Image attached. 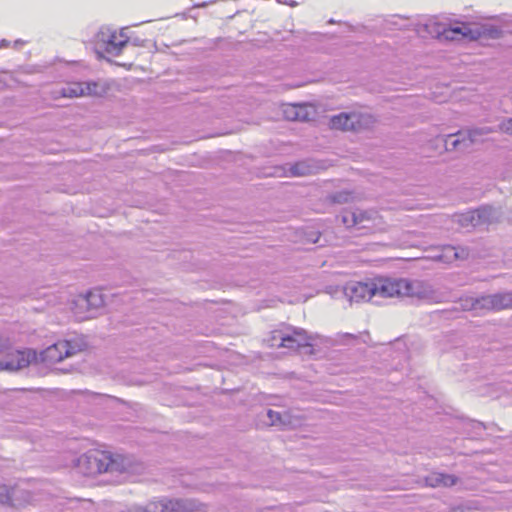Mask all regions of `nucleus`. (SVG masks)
I'll list each match as a JSON object with an SVG mask.
<instances>
[{"label": "nucleus", "instance_id": "obj_38", "mask_svg": "<svg viewBox=\"0 0 512 512\" xmlns=\"http://www.w3.org/2000/svg\"><path fill=\"white\" fill-rule=\"evenodd\" d=\"M328 23L332 24V23H335V21H334L333 19H330V20L328 21Z\"/></svg>", "mask_w": 512, "mask_h": 512}, {"label": "nucleus", "instance_id": "obj_29", "mask_svg": "<svg viewBox=\"0 0 512 512\" xmlns=\"http://www.w3.org/2000/svg\"><path fill=\"white\" fill-rule=\"evenodd\" d=\"M471 427L474 430V433L472 435L473 438L480 437L482 435V432L486 429L485 424L480 421H472Z\"/></svg>", "mask_w": 512, "mask_h": 512}, {"label": "nucleus", "instance_id": "obj_22", "mask_svg": "<svg viewBox=\"0 0 512 512\" xmlns=\"http://www.w3.org/2000/svg\"><path fill=\"white\" fill-rule=\"evenodd\" d=\"M292 176H304L310 173V166L304 161H298L289 168Z\"/></svg>", "mask_w": 512, "mask_h": 512}, {"label": "nucleus", "instance_id": "obj_3", "mask_svg": "<svg viewBox=\"0 0 512 512\" xmlns=\"http://www.w3.org/2000/svg\"><path fill=\"white\" fill-rule=\"evenodd\" d=\"M75 467L84 476H95L105 472H120L124 469L122 461L107 451L89 450L75 461Z\"/></svg>", "mask_w": 512, "mask_h": 512}, {"label": "nucleus", "instance_id": "obj_34", "mask_svg": "<svg viewBox=\"0 0 512 512\" xmlns=\"http://www.w3.org/2000/svg\"><path fill=\"white\" fill-rule=\"evenodd\" d=\"M9 45V42L5 39L0 41V48L7 47Z\"/></svg>", "mask_w": 512, "mask_h": 512}, {"label": "nucleus", "instance_id": "obj_11", "mask_svg": "<svg viewBox=\"0 0 512 512\" xmlns=\"http://www.w3.org/2000/svg\"><path fill=\"white\" fill-rule=\"evenodd\" d=\"M121 40H117V34L110 28L102 27L96 35L97 45L102 44L105 51L112 56H119L122 49L129 42V38L123 33H120Z\"/></svg>", "mask_w": 512, "mask_h": 512}, {"label": "nucleus", "instance_id": "obj_1", "mask_svg": "<svg viewBox=\"0 0 512 512\" xmlns=\"http://www.w3.org/2000/svg\"><path fill=\"white\" fill-rule=\"evenodd\" d=\"M419 33L426 32L431 37L443 38L445 40H455L459 36L468 38L470 40H497L503 35V31L496 25L483 23L475 26L462 25V26H445L435 21H429L422 25Z\"/></svg>", "mask_w": 512, "mask_h": 512}, {"label": "nucleus", "instance_id": "obj_37", "mask_svg": "<svg viewBox=\"0 0 512 512\" xmlns=\"http://www.w3.org/2000/svg\"><path fill=\"white\" fill-rule=\"evenodd\" d=\"M344 335H345V337H348V338H353V339L355 338L354 334L345 333Z\"/></svg>", "mask_w": 512, "mask_h": 512}, {"label": "nucleus", "instance_id": "obj_20", "mask_svg": "<svg viewBox=\"0 0 512 512\" xmlns=\"http://www.w3.org/2000/svg\"><path fill=\"white\" fill-rule=\"evenodd\" d=\"M354 213L357 216V227L359 229L368 228L367 223L370 222L373 218L374 212L372 211H363L360 209H355Z\"/></svg>", "mask_w": 512, "mask_h": 512}, {"label": "nucleus", "instance_id": "obj_26", "mask_svg": "<svg viewBox=\"0 0 512 512\" xmlns=\"http://www.w3.org/2000/svg\"><path fill=\"white\" fill-rule=\"evenodd\" d=\"M297 111H298V104H291V105H288L285 109H284V116L287 120H290V121H298V114H297Z\"/></svg>", "mask_w": 512, "mask_h": 512}, {"label": "nucleus", "instance_id": "obj_41", "mask_svg": "<svg viewBox=\"0 0 512 512\" xmlns=\"http://www.w3.org/2000/svg\"><path fill=\"white\" fill-rule=\"evenodd\" d=\"M134 45L138 46V40H135Z\"/></svg>", "mask_w": 512, "mask_h": 512}, {"label": "nucleus", "instance_id": "obj_10", "mask_svg": "<svg viewBox=\"0 0 512 512\" xmlns=\"http://www.w3.org/2000/svg\"><path fill=\"white\" fill-rule=\"evenodd\" d=\"M274 339H280V346L297 349L311 345L312 338L308 336L306 330L296 327H288L286 330H275Z\"/></svg>", "mask_w": 512, "mask_h": 512}, {"label": "nucleus", "instance_id": "obj_5", "mask_svg": "<svg viewBox=\"0 0 512 512\" xmlns=\"http://www.w3.org/2000/svg\"><path fill=\"white\" fill-rule=\"evenodd\" d=\"M0 343L5 344V348L0 352V371H18L36 360V352L32 349H15L8 339L4 338H1Z\"/></svg>", "mask_w": 512, "mask_h": 512}, {"label": "nucleus", "instance_id": "obj_16", "mask_svg": "<svg viewBox=\"0 0 512 512\" xmlns=\"http://www.w3.org/2000/svg\"><path fill=\"white\" fill-rule=\"evenodd\" d=\"M459 304L462 310L464 311H471V310H483L484 303L482 302V296L480 297H470L466 296L463 298H460Z\"/></svg>", "mask_w": 512, "mask_h": 512}, {"label": "nucleus", "instance_id": "obj_2", "mask_svg": "<svg viewBox=\"0 0 512 512\" xmlns=\"http://www.w3.org/2000/svg\"><path fill=\"white\" fill-rule=\"evenodd\" d=\"M391 297H410L429 303H440L446 294L435 289L431 283L424 280H410L405 278H391Z\"/></svg>", "mask_w": 512, "mask_h": 512}, {"label": "nucleus", "instance_id": "obj_9", "mask_svg": "<svg viewBox=\"0 0 512 512\" xmlns=\"http://www.w3.org/2000/svg\"><path fill=\"white\" fill-rule=\"evenodd\" d=\"M372 123V117L366 114L358 113H340L330 119L332 129L343 131H360Z\"/></svg>", "mask_w": 512, "mask_h": 512}, {"label": "nucleus", "instance_id": "obj_8", "mask_svg": "<svg viewBox=\"0 0 512 512\" xmlns=\"http://www.w3.org/2000/svg\"><path fill=\"white\" fill-rule=\"evenodd\" d=\"M75 314L79 320H85L96 316L98 309L104 305V298L100 291H88L80 295L74 302Z\"/></svg>", "mask_w": 512, "mask_h": 512}, {"label": "nucleus", "instance_id": "obj_21", "mask_svg": "<svg viewBox=\"0 0 512 512\" xmlns=\"http://www.w3.org/2000/svg\"><path fill=\"white\" fill-rule=\"evenodd\" d=\"M341 222L347 227H357V216L354 213V210L345 209L340 214Z\"/></svg>", "mask_w": 512, "mask_h": 512}, {"label": "nucleus", "instance_id": "obj_33", "mask_svg": "<svg viewBox=\"0 0 512 512\" xmlns=\"http://www.w3.org/2000/svg\"><path fill=\"white\" fill-rule=\"evenodd\" d=\"M469 256V250L464 247H457V260L467 259Z\"/></svg>", "mask_w": 512, "mask_h": 512}, {"label": "nucleus", "instance_id": "obj_28", "mask_svg": "<svg viewBox=\"0 0 512 512\" xmlns=\"http://www.w3.org/2000/svg\"><path fill=\"white\" fill-rule=\"evenodd\" d=\"M351 199L352 195L350 192L347 191L336 192L335 194L332 195V201L339 204L347 203Z\"/></svg>", "mask_w": 512, "mask_h": 512}, {"label": "nucleus", "instance_id": "obj_30", "mask_svg": "<svg viewBox=\"0 0 512 512\" xmlns=\"http://www.w3.org/2000/svg\"><path fill=\"white\" fill-rule=\"evenodd\" d=\"M457 477L451 474H445L443 475V479H441V486L444 487H451L454 486L457 483Z\"/></svg>", "mask_w": 512, "mask_h": 512}, {"label": "nucleus", "instance_id": "obj_17", "mask_svg": "<svg viewBox=\"0 0 512 512\" xmlns=\"http://www.w3.org/2000/svg\"><path fill=\"white\" fill-rule=\"evenodd\" d=\"M266 414L269 419V424L272 426L285 428L289 423L287 414H281L280 412L274 411L272 409H268Z\"/></svg>", "mask_w": 512, "mask_h": 512}, {"label": "nucleus", "instance_id": "obj_31", "mask_svg": "<svg viewBox=\"0 0 512 512\" xmlns=\"http://www.w3.org/2000/svg\"><path fill=\"white\" fill-rule=\"evenodd\" d=\"M74 503H76V501L72 499H61L57 502L56 507L60 512H64L65 510L70 509Z\"/></svg>", "mask_w": 512, "mask_h": 512}, {"label": "nucleus", "instance_id": "obj_25", "mask_svg": "<svg viewBox=\"0 0 512 512\" xmlns=\"http://www.w3.org/2000/svg\"><path fill=\"white\" fill-rule=\"evenodd\" d=\"M441 259L447 262L457 260V247L447 245L443 248V254L440 256Z\"/></svg>", "mask_w": 512, "mask_h": 512}, {"label": "nucleus", "instance_id": "obj_6", "mask_svg": "<svg viewBox=\"0 0 512 512\" xmlns=\"http://www.w3.org/2000/svg\"><path fill=\"white\" fill-rule=\"evenodd\" d=\"M487 133L484 128H475L468 131L446 135L441 138L446 151L468 152L474 144L482 141L481 136Z\"/></svg>", "mask_w": 512, "mask_h": 512}, {"label": "nucleus", "instance_id": "obj_15", "mask_svg": "<svg viewBox=\"0 0 512 512\" xmlns=\"http://www.w3.org/2000/svg\"><path fill=\"white\" fill-rule=\"evenodd\" d=\"M494 215V209L492 206H482L472 212L470 220L478 223L490 222Z\"/></svg>", "mask_w": 512, "mask_h": 512}, {"label": "nucleus", "instance_id": "obj_14", "mask_svg": "<svg viewBox=\"0 0 512 512\" xmlns=\"http://www.w3.org/2000/svg\"><path fill=\"white\" fill-rule=\"evenodd\" d=\"M65 347H67V344L61 343L60 341L49 346L42 352V360L50 363L62 361L65 358L63 350Z\"/></svg>", "mask_w": 512, "mask_h": 512}, {"label": "nucleus", "instance_id": "obj_43", "mask_svg": "<svg viewBox=\"0 0 512 512\" xmlns=\"http://www.w3.org/2000/svg\"><path fill=\"white\" fill-rule=\"evenodd\" d=\"M279 2H281V0H278Z\"/></svg>", "mask_w": 512, "mask_h": 512}, {"label": "nucleus", "instance_id": "obj_42", "mask_svg": "<svg viewBox=\"0 0 512 512\" xmlns=\"http://www.w3.org/2000/svg\"><path fill=\"white\" fill-rule=\"evenodd\" d=\"M509 123H510V126L512 127V120Z\"/></svg>", "mask_w": 512, "mask_h": 512}, {"label": "nucleus", "instance_id": "obj_32", "mask_svg": "<svg viewBox=\"0 0 512 512\" xmlns=\"http://www.w3.org/2000/svg\"><path fill=\"white\" fill-rule=\"evenodd\" d=\"M492 18L496 19L497 21H499L501 24H503L505 26L512 25V15L503 14L500 16H494Z\"/></svg>", "mask_w": 512, "mask_h": 512}, {"label": "nucleus", "instance_id": "obj_4", "mask_svg": "<svg viewBox=\"0 0 512 512\" xmlns=\"http://www.w3.org/2000/svg\"><path fill=\"white\" fill-rule=\"evenodd\" d=\"M391 278H376L369 282H351L344 286L343 293L350 302L369 301L373 297L391 298Z\"/></svg>", "mask_w": 512, "mask_h": 512}, {"label": "nucleus", "instance_id": "obj_35", "mask_svg": "<svg viewBox=\"0 0 512 512\" xmlns=\"http://www.w3.org/2000/svg\"><path fill=\"white\" fill-rule=\"evenodd\" d=\"M208 5V2H202V3H199V4H195L193 7L194 8H200V7H206Z\"/></svg>", "mask_w": 512, "mask_h": 512}, {"label": "nucleus", "instance_id": "obj_39", "mask_svg": "<svg viewBox=\"0 0 512 512\" xmlns=\"http://www.w3.org/2000/svg\"><path fill=\"white\" fill-rule=\"evenodd\" d=\"M134 45L138 46V40H135Z\"/></svg>", "mask_w": 512, "mask_h": 512}, {"label": "nucleus", "instance_id": "obj_40", "mask_svg": "<svg viewBox=\"0 0 512 512\" xmlns=\"http://www.w3.org/2000/svg\"><path fill=\"white\" fill-rule=\"evenodd\" d=\"M134 45L138 46V40H135Z\"/></svg>", "mask_w": 512, "mask_h": 512}, {"label": "nucleus", "instance_id": "obj_24", "mask_svg": "<svg viewBox=\"0 0 512 512\" xmlns=\"http://www.w3.org/2000/svg\"><path fill=\"white\" fill-rule=\"evenodd\" d=\"M313 113L312 107L306 104H298V121L305 122L312 119Z\"/></svg>", "mask_w": 512, "mask_h": 512}, {"label": "nucleus", "instance_id": "obj_13", "mask_svg": "<svg viewBox=\"0 0 512 512\" xmlns=\"http://www.w3.org/2000/svg\"><path fill=\"white\" fill-rule=\"evenodd\" d=\"M482 302L486 310H502L512 307V292L483 295Z\"/></svg>", "mask_w": 512, "mask_h": 512}, {"label": "nucleus", "instance_id": "obj_12", "mask_svg": "<svg viewBox=\"0 0 512 512\" xmlns=\"http://www.w3.org/2000/svg\"><path fill=\"white\" fill-rule=\"evenodd\" d=\"M29 492L19 487H8L0 485V504L9 505L11 507H19L30 500Z\"/></svg>", "mask_w": 512, "mask_h": 512}, {"label": "nucleus", "instance_id": "obj_19", "mask_svg": "<svg viewBox=\"0 0 512 512\" xmlns=\"http://www.w3.org/2000/svg\"><path fill=\"white\" fill-rule=\"evenodd\" d=\"M83 92L84 96H102L105 93V89L100 86L98 82H83Z\"/></svg>", "mask_w": 512, "mask_h": 512}, {"label": "nucleus", "instance_id": "obj_23", "mask_svg": "<svg viewBox=\"0 0 512 512\" xmlns=\"http://www.w3.org/2000/svg\"><path fill=\"white\" fill-rule=\"evenodd\" d=\"M60 342L67 344V347L63 348L65 358L70 357V356L76 354L77 352L81 351L84 346V344H78V343L73 342L72 340H65V341H60Z\"/></svg>", "mask_w": 512, "mask_h": 512}, {"label": "nucleus", "instance_id": "obj_18", "mask_svg": "<svg viewBox=\"0 0 512 512\" xmlns=\"http://www.w3.org/2000/svg\"><path fill=\"white\" fill-rule=\"evenodd\" d=\"M62 96L68 98H74L84 96L83 84L82 83H71L66 87L62 88Z\"/></svg>", "mask_w": 512, "mask_h": 512}, {"label": "nucleus", "instance_id": "obj_27", "mask_svg": "<svg viewBox=\"0 0 512 512\" xmlns=\"http://www.w3.org/2000/svg\"><path fill=\"white\" fill-rule=\"evenodd\" d=\"M444 473H432L425 478L426 485L430 487L441 486V479H443Z\"/></svg>", "mask_w": 512, "mask_h": 512}, {"label": "nucleus", "instance_id": "obj_36", "mask_svg": "<svg viewBox=\"0 0 512 512\" xmlns=\"http://www.w3.org/2000/svg\"><path fill=\"white\" fill-rule=\"evenodd\" d=\"M450 512H463V510H462V508L457 507V508L452 509Z\"/></svg>", "mask_w": 512, "mask_h": 512}, {"label": "nucleus", "instance_id": "obj_7", "mask_svg": "<svg viewBox=\"0 0 512 512\" xmlns=\"http://www.w3.org/2000/svg\"><path fill=\"white\" fill-rule=\"evenodd\" d=\"M153 512H205L206 505L193 498H167L153 502Z\"/></svg>", "mask_w": 512, "mask_h": 512}]
</instances>
